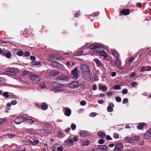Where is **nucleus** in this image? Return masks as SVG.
I'll return each mask as SVG.
<instances>
[{
  "label": "nucleus",
  "mask_w": 151,
  "mask_h": 151,
  "mask_svg": "<svg viewBox=\"0 0 151 151\" xmlns=\"http://www.w3.org/2000/svg\"><path fill=\"white\" fill-rule=\"evenodd\" d=\"M90 48L93 50V51H94V52L98 53L101 56L104 57L105 58H107V55L106 52L102 50L101 46L100 45H94L90 46Z\"/></svg>",
  "instance_id": "f257e3e1"
},
{
  "label": "nucleus",
  "mask_w": 151,
  "mask_h": 151,
  "mask_svg": "<svg viewBox=\"0 0 151 151\" xmlns=\"http://www.w3.org/2000/svg\"><path fill=\"white\" fill-rule=\"evenodd\" d=\"M92 76V73L90 70L85 72L82 73L83 77L88 81L89 80L91 79Z\"/></svg>",
  "instance_id": "f03ea898"
},
{
  "label": "nucleus",
  "mask_w": 151,
  "mask_h": 151,
  "mask_svg": "<svg viewBox=\"0 0 151 151\" xmlns=\"http://www.w3.org/2000/svg\"><path fill=\"white\" fill-rule=\"evenodd\" d=\"M80 69L82 73L90 70L89 66L86 64L82 63L80 67Z\"/></svg>",
  "instance_id": "7ed1b4c3"
},
{
  "label": "nucleus",
  "mask_w": 151,
  "mask_h": 151,
  "mask_svg": "<svg viewBox=\"0 0 151 151\" xmlns=\"http://www.w3.org/2000/svg\"><path fill=\"white\" fill-rule=\"evenodd\" d=\"M26 118V116L25 115L22 117L17 118L14 120V122L17 124H20L22 122H24V119Z\"/></svg>",
  "instance_id": "20e7f679"
},
{
  "label": "nucleus",
  "mask_w": 151,
  "mask_h": 151,
  "mask_svg": "<svg viewBox=\"0 0 151 151\" xmlns=\"http://www.w3.org/2000/svg\"><path fill=\"white\" fill-rule=\"evenodd\" d=\"M51 65L52 66L58 68L60 70H62L63 68V65L57 62L53 61L51 62Z\"/></svg>",
  "instance_id": "39448f33"
},
{
  "label": "nucleus",
  "mask_w": 151,
  "mask_h": 151,
  "mask_svg": "<svg viewBox=\"0 0 151 151\" xmlns=\"http://www.w3.org/2000/svg\"><path fill=\"white\" fill-rule=\"evenodd\" d=\"M79 86V83L76 81L72 82L69 85V87L70 88H76Z\"/></svg>",
  "instance_id": "423d86ee"
},
{
  "label": "nucleus",
  "mask_w": 151,
  "mask_h": 151,
  "mask_svg": "<svg viewBox=\"0 0 151 151\" xmlns=\"http://www.w3.org/2000/svg\"><path fill=\"white\" fill-rule=\"evenodd\" d=\"M63 111L65 115L67 116H70L71 113V109L67 107H64Z\"/></svg>",
  "instance_id": "0eeeda50"
},
{
  "label": "nucleus",
  "mask_w": 151,
  "mask_h": 151,
  "mask_svg": "<svg viewBox=\"0 0 151 151\" xmlns=\"http://www.w3.org/2000/svg\"><path fill=\"white\" fill-rule=\"evenodd\" d=\"M77 68L75 67L73 69L72 72V74L73 75V78L75 80H76L78 78V74L77 73Z\"/></svg>",
  "instance_id": "6e6552de"
},
{
  "label": "nucleus",
  "mask_w": 151,
  "mask_h": 151,
  "mask_svg": "<svg viewBox=\"0 0 151 151\" xmlns=\"http://www.w3.org/2000/svg\"><path fill=\"white\" fill-rule=\"evenodd\" d=\"M30 79L34 82H38L41 80V79L38 76L35 74L30 76Z\"/></svg>",
  "instance_id": "1a4fd4ad"
},
{
  "label": "nucleus",
  "mask_w": 151,
  "mask_h": 151,
  "mask_svg": "<svg viewBox=\"0 0 151 151\" xmlns=\"http://www.w3.org/2000/svg\"><path fill=\"white\" fill-rule=\"evenodd\" d=\"M68 78V76L65 75H61L56 78V80L57 81L67 80Z\"/></svg>",
  "instance_id": "9d476101"
},
{
  "label": "nucleus",
  "mask_w": 151,
  "mask_h": 151,
  "mask_svg": "<svg viewBox=\"0 0 151 151\" xmlns=\"http://www.w3.org/2000/svg\"><path fill=\"white\" fill-rule=\"evenodd\" d=\"M125 140L126 142L128 143H131L134 142V139L129 137H126Z\"/></svg>",
  "instance_id": "9b49d317"
},
{
  "label": "nucleus",
  "mask_w": 151,
  "mask_h": 151,
  "mask_svg": "<svg viewBox=\"0 0 151 151\" xmlns=\"http://www.w3.org/2000/svg\"><path fill=\"white\" fill-rule=\"evenodd\" d=\"M151 137V129H150L148 131H147L144 135L145 138L148 139Z\"/></svg>",
  "instance_id": "f8f14e48"
},
{
  "label": "nucleus",
  "mask_w": 151,
  "mask_h": 151,
  "mask_svg": "<svg viewBox=\"0 0 151 151\" xmlns=\"http://www.w3.org/2000/svg\"><path fill=\"white\" fill-rule=\"evenodd\" d=\"M59 71L54 70L50 73L49 75L50 76H56L59 75Z\"/></svg>",
  "instance_id": "ddd939ff"
},
{
  "label": "nucleus",
  "mask_w": 151,
  "mask_h": 151,
  "mask_svg": "<svg viewBox=\"0 0 151 151\" xmlns=\"http://www.w3.org/2000/svg\"><path fill=\"white\" fill-rule=\"evenodd\" d=\"M98 147L100 149L103 150L107 151L108 150V147L106 145H98Z\"/></svg>",
  "instance_id": "4468645a"
},
{
  "label": "nucleus",
  "mask_w": 151,
  "mask_h": 151,
  "mask_svg": "<svg viewBox=\"0 0 151 151\" xmlns=\"http://www.w3.org/2000/svg\"><path fill=\"white\" fill-rule=\"evenodd\" d=\"M65 142L66 144L69 146H72L73 144V141L71 139H68L66 140Z\"/></svg>",
  "instance_id": "2eb2a0df"
},
{
  "label": "nucleus",
  "mask_w": 151,
  "mask_h": 151,
  "mask_svg": "<svg viewBox=\"0 0 151 151\" xmlns=\"http://www.w3.org/2000/svg\"><path fill=\"white\" fill-rule=\"evenodd\" d=\"M116 65L118 68L120 69H122V68L121 65V62L119 59H117L116 60Z\"/></svg>",
  "instance_id": "dca6fc26"
},
{
  "label": "nucleus",
  "mask_w": 151,
  "mask_h": 151,
  "mask_svg": "<svg viewBox=\"0 0 151 151\" xmlns=\"http://www.w3.org/2000/svg\"><path fill=\"white\" fill-rule=\"evenodd\" d=\"M130 10L129 9H124L120 12L124 15H127L129 14Z\"/></svg>",
  "instance_id": "f3484780"
},
{
  "label": "nucleus",
  "mask_w": 151,
  "mask_h": 151,
  "mask_svg": "<svg viewBox=\"0 0 151 151\" xmlns=\"http://www.w3.org/2000/svg\"><path fill=\"white\" fill-rule=\"evenodd\" d=\"M98 135L100 138H103L106 136V134L102 131H99L98 132Z\"/></svg>",
  "instance_id": "a211bd4d"
},
{
  "label": "nucleus",
  "mask_w": 151,
  "mask_h": 151,
  "mask_svg": "<svg viewBox=\"0 0 151 151\" xmlns=\"http://www.w3.org/2000/svg\"><path fill=\"white\" fill-rule=\"evenodd\" d=\"M114 107V105L113 104H110L109 106L107 108V110L108 111L111 112L113 110V108Z\"/></svg>",
  "instance_id": "6ab92c4d"
},
{
  "label": "nucleus",
  "mask_w": 151,
  "mask_h": 151,
  "mask_svg": "<svg viewBox=\"0 0 151 151\" xmlns=\"http://www.w3.org/2000/svg\"><path fill=\"white\" fill-rule=\"evenodd\" d=\"M80 135L82 137H84L89 135V134L87 133V132L84 131H82L80 134Z\"/></svg>",
  "instance_id": "aec40b11"
},
{
  "label": "nucleus",
  "mask_w": 151,
  "mask_h": 151,
  "mask_svg": "<svg viewBox=\"0 0 151 151\" xmlns=\"http://www.w3.org/2000/svg\"><path fill=\"white\" fill-rule=\"evenodd\" d=\"M99 88L100 90H102L103 92L106 91L107 90V88L106 86L101 85L99 86Z\"/></svg>",
  "instance_id": "412c9836"
},
{
  "label": "nucleus",
  "mask_w": 151,
  "mask_h": 151,
  "mask_svg": "<svg viewBox=\"0 0 151 151\" xmlns=\"http://www.w3.org/2000/svg\"><path fill=\"white\" fill-rule=\"evenodd\" d=\"M29 143L30 144L32 145L35 146L39 142V140L37 139L33 141L31 140H29Z\"/></svg>",
  "instance_id": "4be33fe9"
},
{
  "label": "nucleus",
  "mask_w": 151,
  "mask_h": 151,
  "mask_svg": "<svg viewBox=\"0 0 151 151\" xmlns=\"http://www.w3.org/2000/svg\"><path fill=\"white\" fill-rule=\"evenodd\" d=\"M26 118L24 119V122H28L30 124H32L33 122H35V121H34L32 119H27V117L26 116Z\"/></svg>",
  "instance_id": "5701e85b"
},
{
  "label": "nucleus",
  "mask_w": 151,
  "mask_h": 151,
  "mask_svg": "<svg viewBox=\"0 0 151 151\" xmlns=\"http://www.w3.org/2000/svg\"><path fill=\"white\" fill-rule=\"evenodd\" d=\"M48 107V106L45 102L43 103L41 106V108L43 110H46Z\"/></svg>",
  "instance_id": "b1692460"
},
{
  "label": "nucleus",
  "mask_w": 151,
  "mask_h": 151,
  "mask_svg": "<svg viewBox=\"0 0 151 151\" xmlns=\"http://www.w3.org/2000/svg\"><path fill=\"white\" fill-rule=\"evenodd\" d=\"M145 125V124L143 123H139V125L137 126V128L138 129H142L143 128V126Z\"/></svg>",
  "instance_id": "393cba45"
},
{
  "label": "nucleus",
  "mask_w": 151,
  "mask_h": 151,
  "mask_svg": "<svg viewBox=\"0 0 151 151\" xmlns=\"http://www.w3.org/2000/svg\"><path fill=\"white\" fill-rule=\"evenodd\" d=\"M10 70L14 74V73H17L19 72V70L17 68H12L10 69Z\"/></svg>",
  "instance_id": "a878e982"
},
{
  "label": "nucleus",
  "mask_w": 151,
  "mask_h": 151,
  "mask_svg": "<svg viewBox=\"0 0 151 151\" xmlns=\"http://www.w3.org/2000/svg\"><path fill=\"white\" fill-rule=\"evenodd\" d=\"M11 95L9 94V98H14L16 99H19L20 98L19 96H17L16 95H13V93H10Z\"/></svg>",
  "instance_id": "bb28decb"
},
{
  "label": "nucleus",
  "mask_w": 151,
  "mask_h": 151,
  "mask_svg": "<svg viewBox=\"0 0 151 151\" xmlns=\"http://www.w3.org/2000/svg\"><path fill=\"white\" fill-rule=\"evenodd\" d=\"M93 61L98 65H100L101 64V62L97 58L94 59Z\"/></svg>",
  "instance_id": "cd10ccee"
},
{
  "label": "nucleus",
  "mask_w": 151,
  "mask_h": 151,
  "mask_svg": "<svg viewBox=\"0 0 151 151\" xmlns=\"http://www.w3.org/2000/svg\"><path fill=\"white\" fill-rule=\"evenodd\" d=\"M112 54L115 57L118 58L119 56V54L118 52L115 50H114L113 51Z\"/></svg>",
  "instance_id": "c85d7f7f"
},
{
  "label": "nucleus",
  "mask_w": 151,
  "mask_h": 151,
  "mask_svg": "<svg viewBox=\"0 0 151 151\" xmlns=\"http://www.w3.org/2000/svg\"><path fill=\"white\" fill-rule=\"evenodd\" d=\"M90 142L89 140H86L84 142H81V144H82V145L87 146L90 144Z\"/></svg>",
  "instance_id": "c756f323"
},
{
  "label": "nucleus",
  "mask_w": 151,
  "mask_h": 151,
  "mask_svg": "<svg viewBox=\"0 0 151 151\" xmlns=\"http://www.w3.org/2000/svg\"><path fill=\"white\" fill-rule=\"evenodd\" d=\"M11 56V52L9 51H8L6 53L5 56L8 58H10Z\"/></svg>",
  "instance_id": "7c9ffc66"
},
{
  "label": "nucleus",
  "mask_w": 151,
  "mask_h": 151,
  "mask_svg": "<svg viewBox=\"0 0 151 151\" xmlns=\"http://www.w3.org/2000/svg\"><path fill=\"white\" fill-rule=\"evenodd\" d=\"M115 146L120 148H122L123 147V144L121 143H117L115 145Z\"/></svg>",
  "instance_id": "2f4dec72"
},
{
  "label": "nucleus",
  "mask_w": 151,
  "mask_h": 151,
  "mask_svg": "<svg viewBox=\"0 0 151 151\" xmlns=\"http://www.w3.org/2000/svg\"><path fill=\"white\" fill-rule=\"evenodd\" d=\"M7 135L9 137L10 139L16 136V135L14 134L10 133H8L7 134Z\"/></svg>",
  "instance_id": "473e14b6"
},
{
  "label": "nucleus",
  "mask_w": 151,
  "mask_h": 151,
  "mask_svg": "<svg viewBox=\"0 0 151 151\" xmlns=\"http://www.w3.org/2000/svg\"><path fill=\"white\" fill-rule=\"evenodd\" d=\"M114 88L115 90H120L121 89V87L118 85H115Z\"/></svg>",
  "instance_id": "72a5a7b5"
},
{
  "label": "nucleus",
  "mask_w": 151,
  "mask_h": 151,
  "mask_svg": "<svg viewBox=\"0 0 151 151\" xmlns=\"http://www.w3.org/2000/svg\"><path fill=\"white\" fill-rule=\"evenodd\" d=\"M58 145L55 144L53 145L52 150L53 151H56V148L58 146Z\"/></svg>",
  "instance_id": "f704fd0d"
},
{
  "label": "nucleus",
  "mask_w": 151,
  "mask_h": 151,
  "mask_svg": "<svg viewBox=\"0 0 151 151\" xmlns=\"http://www.w3.org/2000/svg\"><path fill=\"white\" fill-rule=\"evenodd\" d=\"M40 62H37L34 61H32V62L31 63L32 65H40Z\"/></svg>",
  "instance_id": "c9c22d12"
},
{
  "label": "nucleus",
  "mask_w": 151,
  "mask_h": 151,
  "mask_svg": "<svg viewBox=\"0 0 151 151\" xmlns=\"http://www.w3.org/2000/svg\"><path fill=\"white\" fill-rule=\"evenodd\" d=\"M9 93L7 92H5L4 93L3 96L5 98H9Z\"/></svg>",
  "instance_id": "e433bc0d"
},
{
  "label": "nucleus",
  "mask_w": 151,
  "mask_h": 151,
  "mask_svg": "<svg viewBox=\"0 0 151 151\" xmlns=\"http://www.w3.org/2000/svg\"><path fill=\"white\" fill-rule=\"evenodd\" d=\"M6 73L9 76H13L14 74L11 70L10 71H7L6 72Z\"/></svg>",
  "instance_id": "4c0bfd02"
},
{
  "label": "nucleus",
  "mask_w": 151,
  "mask_h": 151,
  "mask_svg": "<svg viewBox=\"0 0 151 151\" xmlns=\"http://www.w3.org/2000/svg\"><path fill=\"white\" fill-rule=\"evenodd\" d=\"M145 71H149L151 70V67L149 66H145Z\"/></svg>",
  "instance_id": "58836bf2"
},
{
  "label": "nucleus",
  "mask_w": 151,
  "mask_h": 151,
  "mask_svg": "<svg viewBox=\"0 0 151 151\" xmlns=\"http://www.w3.org/2000/svg\"><path fill=\"white\" fill-rule=\"evenodd\" d=\"M53 91L55 92H57L58 91H61V88L59 87L57 88H55L53 89Z\"/></svg>",
  "instance_id": "ea45409f"
},
{
  "label": "nucleus",
  "mask_w": 151,
  "mask_h": 151,
  "mask_svg": "<svg viewBox=\"0 0 151 151\" xmlns=\"http://www.w3.org/2000/svg\"><path fill=\"white\" fill-rule=\"evenodd\" d=\"M39 87L40 88L42 89H44L46 88L44 83H42L39 86Z\"/></svg>",
  "instance_id": "a19ab883"
},
{
  "label": "nucleus",
  "mask_w": 151,
  "mask_h": 151,
  "mask_svg": "<svg viewBox=\"0 0 151 151\" xmlns=\"http://www.w3.org/2000/svg\"><path fill=\"white\" fill-rule=\"evenodd\" d=\"M138 84L135 82L133 81L132 83V87H134L135 86H137Z\"/></svg>",
  "instance_id": "79ce46f5"
},
{
  "label": "nucleus",
  "mask_w": 151,
  "mask_h": 151,
  "mask_svg": "<svg viewBox=\"0 0 151 151\" xmlns=\"http://www.w3.org/2000/svg\"><path fill=\"white\" fill-rule=\"evenodd\" d=\"M114 150H115V151H120L121 148L119 147H118L117 146H115Z\"/></svg>",
  "instance_id": "37998d69"
},
{
  "label": "nucleus",
  "mask_w": 151,
  "mask_h": 151,
  "mask_svg": "<svg viewBox=\"0 0 151 151\" xmlns=\"http://www.w3.org/2000/svg\"><path fill=\"white\" fill-rule=\"evenodd\" d=\"M71 127L72 130H75L76 127V125L75 124H72L71 125Z\"/></svg>",
  "instance_id": "c03bdc74"
},
{
  "label": "nucleus",
  "mask_w": 151,
  "mask_h": 151,
  "mask_svg": "<svg viewBox=\"0 0 151 151\" xmlns=\"http://www.w3.org/2000/svg\"><path fill=\"white\" fill-rule=\"evenodd\" d=\"M96 115V114L95 112H91L90 114V116L93 117L95 116Z\"/></svg>",
  "instance_id": "a18cd8bd"
},
{
  "label": "nucleus",
  "mask_w": 151,
  "mask_h": 151,
  "mask_svg": "<svg viewBox=\"0 0 151 151\" xmlns=\"http://www.w3.org/2000/svg\"><path fill=\"white\" fill-rule=\"evenodd\" d=\"M128 102V100L127 98H125L124 99V100L123 101L122 103L124 104H126Z\"/></svg>",
  "instance_id": "49530a36"
},
{
  "label": "nucleus",
  "mask_w": 151,
  "mask_h": 151,
  "mask_svg": "<svg viewBox=\"0 0 151 151\" xmlns=\"http://www.w3.org/2000/svg\"><path fill=\"white\" fill-rule=\"evenodd\" d=\"M116 101L118 102H120L121 101V99L120 97H117L116 98Z\"/></svg>",
  "instance_id": "de8ad7c7"
},
{
  "label": "nucleus",
  "mask_w": 151,
  "mask_h": 151,
  "mask_svg": "<svg viewBox=\"0 0 151 151\" xmlns=\"http://www.w3.org/2000/svg\"><path fill=\"white\" fill-rule=\"evenodd\" d=\"M17 103V101L16 100L12 101L11 102V103L12 105H15Z\"/></svg>",
  "instance_id": "09e8293b"
},
{
  "label": "nucleus",
  "mask_w": 151,
  "mask_h": 151,
  "mask_svg": "<svg viewBox=\"0 0 151 151\" xmlns=\"http://www.w3.org/2000/svg\"><path fill=\"white\" fill-rule=\"evenodd\" d=\"M128 90L127 89H124L122 91V93L123 94H126L127 93Z\"/></svg>",
  "instance_id": "8fccbe9b"
},
{
  "label": "nucleus",
  "mask_w": 151,
  "mask_h": 151,
  "mask_svg": "<svg viewBox=\"0 0 151 151\" xmlns=\"http://www.w3.org/2000/svg\"><path fill=\"white\" fill-rule=\"evenodd\" d=\"M63 147L60 146L58 147L57 149V151H63Z\"/></svg>",
  "instance_id": "3c124183"
},
{
  "label": "nucleus",
  "mask_w": 151,
  "mask_h": 151,
  "mask_svg": "<svg viewBox=\"0 0 151 151\" xmlns=\"http://www.w3.org/2000/svg\"><path fill=\"white\" fill-rule=\"evenodd\" d=\"M23 52L22 51H19L17 53V54L19 56H21L23 55Z\"/></svg>",
  "instance_id": "603ef678"
},
{
  "label": "nucleus",
  "mask_w": 151,
  "mask_h": 151,
  "mask_svg": "<svg viewBox=\"0 0 151 151\" xmlns=\"http://www.w3.org/2000/svg\"><path fill=\"white\" fill-rule=\"evenodd\" d=\"M136 75V73L134 72H133L130 75V76L131 78H133Z\"/></svg>",
  "instance_id": "864d4df0"
},
{
  "label": "nucleus",
  "mask_w": 151,
  "mask_h": 151,
  "mask_svg": "<svg viewBox=\"0 0 151 151\" xmlns=\"http://www.w3.org/2000/svg\"><path fill=\"white\" fill-rule=\"evenodd\" d=\"M97 88V85L96 84H94L93 85L92 87V89L93 90H96Z\"/></svg>",
  "instance_id": "5fc2aeb1"
},
{
  "label": "nucleus",
  "mask_w": 151,
  "mask_h": 151,
  "mask_svg": "<svg viewBox=\"0 0 151 151\" xmlns=\"http://www.w3.org/2000/svg\"><path fill=\"white\" fill-rule=\"evenodd\" d=\"M80 104L82 106H84L86 104V102L84 101H82L80 102Z\"/></svg>",
  "instance_id": "6e6d98bb"
},
{
  "label": "nucleus",
  "mask_w": 151,
  "mask_h": 151,
  "mask_svg": "<svg viewBox=\"0 0 151 151\" xmlns=\"http://www.w3.org/2000/svg\"><path fill=\"white\" fill-rule=\"evenodd\" d=\"M5 121V119L3 118H0V124H3Z\"/></svg>",
  "instance_id": "4d7b16f0"
},
{
  "label": "nucleus",
  "mask_w": 151,
  "mask_h": 151,
  "mask_svg": "<svg viewBox=\"0 0 151 151\" xmlns=\"http://www.w3.org/2000/svg\"><path fill=\"white\" fill-rule=\"evenodd\" d=\"M134 57H132L129 59V61H128V62L129 63H131L132 62V61L133 60H134Z\"/></svg>",
  "instance_id": "13d9d810"
},
{
  "label": "nucleus",
  "mask_w": 151,
  "mask_h": 151,
  "mask_svg": "<svg viewBox=\"0 0 151 151\" xmlns=\"http://www.w3.org/2000/svg\"><path fill=\"white\" fill-rule=\"evenodd\" d=\"M99 142L100 144H103L104 143L105 141L103 139H99Z\"/></svg>",
  "instance_id": "bf43d9fd"
},
{
  "label": "nucleus",
  "mask_w": 151,
  "mask_h": 151,
  "mask_svg": "<svg viewBox=\"0 0 151 151\" xmlns=\"http://www.w3.org/2000/svg\"><path fill=\"white\" fill-rule=\"evenodd\" d=\"M30 55V53L29 52H26L24 53V55L26 56H29Z\"/></svg>",
  "instance_id": "052dcab7"
},
{
  "label": "nucleus",
  "mask_w": 151,
  "mask_h": 151,
  "mask_svg": "<svg viewBox=\"0 0 151 151\" xmlns=\"http://www.w3.org/2000/svg\"><path fill=\"white\" fill-rule=\"evenodd\" d=\"M30 59L31 60H32L33 61L35 60L36 59V58L34 56L32 55L30 56Z\"/></svg>",
  "instance_id": "680f3d73"
},
{
  "label": "nucleus",
  "mask_w": 151,
  "mask_h": 151,
  "mask_svg": "<svg viewBox=\"0 0 151 151\" xmlns=\"http://www.w3.org/2000/svg\"><path fill=\"white\" fill-rule=\"evenodd\" d=\"M113 94V93L111 92H108L107 95L109 96H110L111 95H112Z\"/></svg>",
  "instance_id": "e2e57ef3"
},
{
  "label": "nucleus",
  "mask_w": 151,
  "mask_h": 151,
  "mask_svg": "<svg viewBox=\"0 0 151 151\" xmlns=\"http://www.w3.org/2000/svg\"><path fill=\"white\" fill-rule=\"evenodd\" d=\"M29 73L28 71H26L25 70H24L23 72V75H27L28 73Z\"/></svg>",
  "instance_id": "0e129e2a"
},
{
  "label": "nucleus",
  "mask_w": 151,
  "mask_h": 151,
  "mask_svg": "<svg viewBox=\"0 0 151 151\" xmlns=\"http://www.w3.org/2000/svg\"><path fill=\"white\" fill-rule=\"evenodd\" d=\"M106 139L108 140H111L112 139L110 137L109 135H108L106 136Z\"/></svg>",
  "instance_id": "69168bd1"
},
{
  "label": "nucleus",
  "mask_w": 151,
  "mask_h": 151,
  "mask_svg": "<svg viewBox=\"0 0 151 151\" xmlns=\"http://www.w3.org/2000/svg\"><path fill=\"white\" fill-rule=\"evenodd\" d=\"M114 137L116 138L117 139L119 137V134L117 133H115L114 134Z\"/></svg>",
  "instance_id": "338daca9"
},
{
  "label": "nucleus",
  "mask_w": 151,
  "mask_h": 151,
  "mask_svg": "<svg viewBox=\"0 0 151 151\" xmlns=\"http://www.w3.org/2000/svg\"><path fill=\"white\" fill-rule=\"evenodd\" d=\"M73 140L75 142H77L78 140V137L76 136L74 137L73 138Z\"/></svg>",
  "instance_id": "774afa93"
}]
</instances>
